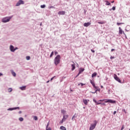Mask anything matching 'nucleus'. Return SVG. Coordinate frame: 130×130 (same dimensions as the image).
Wrapping results in <instances>:
<instances>
[{
	"label": "nucleus",
	"instance_id": "dca6fc26",
	"mask_svg": "<svg viewBox=\"0 0 130 130\" xmlns=\"http://www.w3.org/2000/svg\"><path fill=\"white\" fill-rule=\"evenodd\" d=\"M83 102L85 104V105H87V104H88V101L87 100H83Z\"/></svg>",
	"mask_w": 130,
	"mask_h": 130
},
{
	"label": "nucleus",
	"instance_id": "ddd939ff",
	"mask_svg": "<svg viewBox=\"0 0 130 130\" xmlns=\"http://www.w3.org/2000/svg\"><path fill=\"white\" fill-rule=\"evenodd\" d=\"M66 12L65 11H59L58 13V15H65Z\"/></svg>",
	"mask_w": 130,
	"mask_h": 130
},
{
	"label": "nucleus",
	"instance_id": "a18cd8bd",
	"mask_svg": "<svg viewBox=\"0 0 130 130\" xmlns=\"http://www.w3.org/2000/svg\"><path fill=\"white\" fill-rule=\"evenodd\" d=\"M101 105H104V106H106V104L105 103H102Z\"/></svg>",
	"mask_w": 130,
	"mask_h": 130
},
{
	"label": "nucleus",
	"instance_id": "393cba45",
	"mask_svg": "<svg viewBox=\"0 0 130 130\" xmlns=\"http://www.w3.org/2000/svg\"><path fill=\"white\" fill-rule=\"evenodd\" d=\"M34 119L35 120H38V117L36 116H34Z\"/></svg>",
	"mask_w": 130,
	"mask_h": 130
},
{
	"label": "nucleus",
	"instance_id": "6e6d98bb",
	"mask_svg": "<svg viewBox=\"0 0 130 130\" xmlns=\"http://www.w3.org/2000/svg\"><path fill=\"white\" fill-rule=\"evenodd\" d=\"M19 114H21V113H22V111H19Z\"/></svg>",
	"mask_w": 130,
	"mask_h": 130
},
{
	"label": "nucleus",
	"instance_id": "de8ad7c7",
	"mask_svg": "<svg viewBox=\"0 0 130 130\" xmlns=\"http://www.w3.org/2000/svg\"><path fill=\"white\" fill-rule=\"evenodd\" d=\"M90 93H92V94H95V93H97V92H96V91H95V92H90Z\"/></svg>",
	"mask_w": 130,
	"mask_h": 130
},
{
	"label": "nucleus",
	"instance_id": "13d9d810",
	"mask_svg": "<svg viewBox=\"0 0 130 130\" xmlns=\"http://www.w3.org/2000/svg\"><path fill=\"white\" fill-rule=\"evenodd\" d=\"M70 91H71V92H74V90H73V89H70Z\"/></svg>",
	"mask_w": 130,
	"mask_h": 130
},
{
	"label": "nucleus",
	"instance_id": "e2e57ef3",
	"mask_svg": "<svg viewBox=\"0 0 130 130\" xmlns=\"http://www.w3.org/2000/svg\"><path fill=\"white\" fill-rule=\"evenodd\" d=\"M112 4H113V3H114V1H113L112 2H111Z\"/></svg>",
	"mask_w": 130,
	"mask_h": 130
},
{
	"label": "nucleus",
	"instance_id": "5701e85b",
	"mask_svg": "<svg viewBox=\"0 0 130 130\" xmlns=\"http://www.w3.org/2000/svg\"><path fill=\"white\" fill-rule=\"evenodd\" d=\"M12 74L13 75V77H16V73L14 72V71H11Z\"/></svg>",
	"mask_w": 130,
	"mask_h": 130
},
{
	"label": "nucleus",
	"instance_id": "774afa93",
	"mask_svg": "<svg viewBox=\"0 0 130 130\" xmlns=\"http://www.w3.org/2000/svg\"><path fill=\"white\" fill-rule=\"evenodd\" d=\"M77 67H79V64L77 63Z\"/></svg>",
	"mask_w": 130,
	"mask_h": 130
},
{
	"label": "nucleus",
	"instance_id": "6ab92c4d",
	"mask_svg": "<svg viewBox=\"0 0 130 130\" xmlns=\"http://www.w3.org/2000/svg\"><path fill=\"white\" fill-rule=\"evenodd\" d=\"M60 129H61V130H67V128H66V127H64L63 126H61L60 127Z\"/></svg>",
	"mask_w": 130,
	"mask_h": 130
},
{
	"label": "nucleus",
	"instance_id": "ea45409f",
	"mask_svg": "<svg viewBox=\"0 0 130 130\" xmlns=\"http://www.w3.org/2000/svg\"><path fill=\"white\" fill-rule=\"evenodd\" d=\"M55 78V76H53V77H52L50 79V81H52V80H53V79H54Z\"/></svg>",
	"mask_w": 130,
	"mask_h": 130
},
{
	"label": "nucleus",
	"instance_id": "3c124183",
	"mask_svg": "<svg viewBox=\"0 0 130 130\" xmlns=\"http://www.w3.org/2000/svg\"><path fill=\"white\" fill-rule=\"evenodd\" d=\"M48 126H49V125H46V128H48Z\"/></svg>",
	"mask_w": 130,
	"mask_h": 130
},
{
	"label": "nucleus",
	"instance_id": "9b49d317",
	"mask_svg": "<svg viewBox=\"0 0 130 130\" xmlns=\"http://www.w3.org/2000/svg\"><path fill=\"white\" fill-rule=\"evenodd\" d=\"M84 71L85 69L80 68L79 71V74H82V73H83V72H84Z\"/></svg>",
	"mask_w": 130,
	"mask_h": 130
},
{
	"label": "nucleus",
	"instance_id": "a19ab883",
	"mask_svg": "<svg viewBox=\"0 0 130 130\" xmlns=\"http://www.w3.org/2000/svg\"><path fill=\"white\" fill-rule=\"evenodd\" d=\"M46 130H51V128L50 127L48 128H46Z\"/></svg>",
	"mask_w": 130,
	"mask_h": 130
},
{
	"label": "nucleus",
	"instance_id": "9d476101",
	"mask_svg": "<svg viewBox=\"0 0 130 130\" xmlns=\"http://www.w3.org/2000/svg\"><path fill=\"white\" fill-rule=\"evenodd\" d=\"M68 117H69V115H63L62 119H63L64 121H66V119H68Z\"/></svg>",
	"mask_w": 130,
	"mask_h": 130
},
{
	"label": "nucleus",
	"instance_id": "412c9836",
	"mask_svg": "<svg viewBox=\"0 0 130 130\" xmlns=\"http://www.w3.org/2000/svg\"><path fill=\"white\" fill-rule=\"evenodd\" d=\"M105 2L106 3V6H110L111 5V4L109 3V2H108V1H106Z\"/></svg>",
	"mask_w": 130,
	"mask_h": 130
},
{
	"label": "nucleus",
	"instance_id": "603ef678",
	"mask_svg": "<svg viewBox=\"0 0 130 130\" xmlns=\"http://www.w3.org/2000/svg\"><path fill=\"white\" fill-rule=\"evenodd\" d=\"M104 100H99V101H100L101 102V101H104Z\"/></svg>",
	"mask_w": 130,
	"mask_h": 130
},
{
	"label": "nucleus",
	"instance_id": "4be33fe9",
	"mask_svg": "<svg viewBox=\"0 0 130 130\" xmlns=\"http://www.w3.org/2000/svg\"><path fill=\"white\" fill-rule=\"evenodd\" d=\"M18 3L20 4V5H24V1L22 0L18 1Z\"/></svg>",
	"mask_w": 130,
	"mask_h": 130
},
{
	"label": "nucleus",
	"instance_id": "b1692460",
	"mask_svg": "<svg viewBox=\"0 0 130 130\" xmlns=\"http://www.w3.org/2000/svg\"><path fill=\"white\" fill-rule=\"evenodd\" d=\"M98 24H101V25H102L103 24H105V21L98 22Z\"/></svg>",
	"mask_w": 130,
	"mask_h": 130
},
{
	"label": "nucleus",
	"instance_id": "7ed1b4c3",
	"mask_svg": "<svg viewBox=\"0 0 130 130\" xmlns=\"http://www.w3.org/2000/svg\"><path fill=\"white\" fill-rule=\"evenodd\" d=\"M12 18H13V16L5 17L2 19V22H3V23H8V22H10V20Z\"/></svg>",
	"mask_w": 130,
	"mask_h": 130
},
{
	"label": "nucleus",
	"instance_id": "6e6552de",
	"mask_svg": "<svg viewBox=\"0 0 130 130\" xmlns=\"http://www.w3.org/2000/svg\"><path fill=\"white\" fill-rule=\"evenodd\" d=\"M90 25H91L90 22H85L83 24L84 27H89V26H90Z\"/></svg>",
	"mask_w": 130,
	"mask_h": 130
},
{
	"label": "nucleus",
	"instance_id": "473e14b6",
	"mask_svg": "<svg viewBox=\"0 0 130 130\" xmlns=\"http://www.w3.org/2000/svg\"><path fill=\"white\" fill-rule=\"evenodd\" d=\"M19 120H20V121H23V120H24V119L22 117H20L19 118Z\"/></svg>",
	"mask_w": 130,
	"mask_h": 130
},
{
	"label": "nucleus",
	"instance_id": "052dcab7",
	"mask_svg": "<svg viewBox=\"0 0 130 130\" xmlns=\"http://www.w3.org/2000/svg\"><path fill=\"white\" fill-rule=\"evenodd\" d=\"M66 77H62V79H66Z\"/></svg>",
	"mask_w": 130,
	"mask_h": 130
},
{
	"label": "nucleus",
	"instance_id": "c9c22d12",
	"mask_svg": "<svg viewBox=\"0 0 130 130\" xmlns=\"http://www.w3.org/2000/svg\"><path fill=\"white\" fill-rule=\"evenodd\" d=\"M49 9H55V7H54V6H50L49 7Z\"/></svg>",
	"mask_w": 130,
	"mask_h": 130
},
{
	"label": "nucleus",
	"instance_id": "72a5a7b5",
	"mask_svg": "<svg viewBox=\"0 0 130 130\" xmlns=\"http://www.w3.org/2000/svg\"><path fill=\"white\" fill-rule=\"evenodd\" d=\"M76 117V114H75V115H74L72 118V120H73V121H74V118Z\"/></svg>",
	"mask_w": 130,
	"mask_h": 130
},
{
	"label": "nucleus",
	"instance_id": "4d7b16f0",
	"mask_svg": "<svg viewBox=\"0 0 130 130\" xmlns=\"http://www.w3.org/2000/svg\"><path fill=\"white\" fill-rule=\"evenodd\" d=\"M123 128H124V127H123V126H122V127H121V130L123 129Z\"/></svg>",
	"mask_w": 130,
	"mask_h": 130
},
{
	"label": "nucleus",
	"instance_id": "f03ea898",
	"mask_svg": "<svg viewBox=\"0 0 130 130\" xmlns=\"http://www.w3.org/2000/svg\"><path fill=\"white\" fill-rule=\"evenodd\" d=\"M93 122H94L93 124H91L89 127V130L94 129L96 127V125H97V123H98V122L96 120H94Z\"/></svg>",
	"mask_w": 130,
	"mask_h": 130
},
{
	"label": "nucleus",
	"instance_id": "4468645a",
	"mask_svg": "<svg viewBox=\"0 0 130 130\" xmlns=\"http://www.w3.org/2000/svg\"><path fill=\"white\" fill-rule=\"evenodd\" d=\"M26 86H21L20 87H19V89L20 90H22V91H24L25 90H26Z\"/></svg>",
	"mask_w": 130,
	"mask_h": 130
},
{
	"label": "nucleus",
	"instance_id": "0e129e2a",
	"mask_svg": "<svg viewBox=\"0 0 130 130\" xmlns=\"http://www.w3.org/2000/svg\"><path fill=\"white\" fill-rule=\"evenodd\" d=\"M14 49H15V50H17V49H18V48H15Z\"/></svg>",
	"mask_w": 130,
	"mask_h": 130
},
{
	"label": "nucleus",
	"instance_id": "bb28decb",
	"mask_svg": "<svg viewBox=\"0 0 130 130\" xmlns=\"http://www.w3.org/2000/svg\"><path fill=\"white\" fill-rule=\"evenodd\" d=\"M110 11H112L113 10V11H115V7H113L112 8H111L110 9H109Z\"/></svg>",
	"mask_w": 130,
	"mask_h": 130
},
{
	"label": "nucleus",
	"instance_id": "a211bd4d",
	"mask_svg": "<svg viewBox=\"0 0 130 130\" xmlns=\"http://www.w3.org/2000/svg\"><path fill=\"white\" fill-rule=\"evenodd\" d=\"M97 76V73L96 72L93 73L91 77L94 78V77H96Z\"/></svg>",
	"mask_w": 130,
	"mask_h": 130
},
{
	"label": "nucleus",
	"instance_id": "79ce46f5",
	"mask_svg": "<svg viewBox=\"0 0 130 130\" xmlns=\"http://www.w3.org/2000/svg\"><path fill=\"white\" fill-rule=\"evenodd\" d=\"M54 52H55V55H56V54H58V52L57 51H55Z\"/></svg>",
	"mask_w": 130,
	"mask_h": 130
},
{
	"label": "nucleus",
	"instance_id": "338daca9",
	"mask_svg": "<svg viewBox=\"0 0 130 130\" xmlns=\"http://www.w3.org/2000/svg\"><path fill=\"white\" fill-rule=\"evenodd\" d=\"M49 82V80L47 81V83H48Z\"/></svg>",
	"mask_w": 130,
	"mask_h": 130
},
{
	"label": "nucleus",
	"instance_id": "f3484780",
	"mask_svg": "<svg viewBox=\"0 0 130 130\" xmlns=\"http://www.w3.org/2000/svg\"><path fill=\"white\" fill-rule=\"evenodd\" d=\"M90 83L91 84V85L93 86V88L94 87V86H95L96 85H95V83H94V82H93V81H92V80H90Z\"/></svg>",
	"mask_w": 130,
	"mask_h": 130
},
{
	"label": "nucleus",
	"instance_id": "39448f33",
	"mask_svg": "<svg viewBox=\"0 0 130 130\" xmlns=\"http://www.w3.org/2000/svg\"><path fill=\"white\" fill-rule=\"evenodd\" d=\"M125 35V36H126V35H125V34L124 33V31H123V30H122V29H121V27H119V34H120V35H121L122 34Z\"/></svg>",
	"mask_w": 130,
	"mask_h": 130
},
{
	"label": "nucleus",
	"instance_id": "c03bdc74",
	"mask_svg": "<svg viewBox=\"0 0 130 130\" xmlns=\"http://www.w3.org/2000/svg\"><path fill=\"white\" fill-rule=\"evenodd\" d=\"M122 111L123 112H125V113H126V111H125V109H122Z\"/></svg>",
	"mask_w": 130,
	"mask_h": 130
},
{
	"label": "nucleus",
	"instance_id": "0eeeda50",
	"mask_svg": "<svg viewBox=\"0 0 130 130\" xmlns=\"http://www.w3.org/2000/svg\"><path fill=\"white\" fill-rule=\"evenodd\" d=\"M10 49L12 52H14L16 49H15V48L13 46V45H11L10 47Z\"/></svg>",
	"mask_w": 130,
	"mask_h": 130
},
{
	"label": "nucleus",
	"instance_id": "aec40b11",
	"mask_svg": "<svg viewBox=\"0 0 130 130\" xmlns=\"http://www.w3.org/2000/svg\"><path fill=\"white\" fill-rule=\"evenodd\" d=\"M116 102L115 101H113L112 100H110L109 103H112V104L116 103Z\"/></svg>",
	"mask_w": 130,
	"mask_h": 130
},
{
	"label": "nucleus",
	"instance_id": "1a4fd4ad",
	"mask_svg": "<svg viewBox=\"0 0 130 130\" xmlns=\"http://www.w3.org/2000/svg\"><path fill=\"white\" fill-rule=\"evenodd\" d=\"M72 62L74 63V64H72L71 65V67L72 68V71H74V70L76 69V66L75 65V63L74 62V61H72Z\"/></svg>",
	"mask_w": 130,
	"mask_h": 130
},
{
	"label": "nucleus",
	"instance_id": "09e8293b",
	"mask_svg": "<svg viewBox=\"0 0 130 130\" xmlns=\"http://www.w3.org/2000/svg\"><path fill=\"white\" fill-rule=\"evenodd\" d=\"M91 51L92 52H93V53L95 52V51H94V50H93V49H91Z\"/></svg>",
	"mask_w": 130,
	"mask_h": 130
},
{
	"label": "nucleus",
	"instance_id": "8fccbe9b",
	"mask_svg": "<svg viewBox=\"0 0 130 130\" xmlns=\"http://www.w3.org/2000/svg\"><path fill=\"white\" fill-rule=\"evenodd\" d=\"M113 114H116V111H115L113 112Z\"/></svg>",
	"mask_w": 130,
	"mask_h": 130
},
{
	"label": "nucleus",
	"instance_id": "4c0bfd02",
	"mask_svg": "<svg viewBox=\"0 0 130 130\" xmlns=\"http://www.w3.org/2000/svg\"><path fill=\"white\" fill-rule=\"evenodd\" d=\"M20 3L18 2V3H17L16 4V7H19V6H20Z\"/></svg>",
	"mask_w": 130,
	"mask_h": 130
},
{
	"label": "nucleus",
	"instance_id": "c756f323",
	"mask_svg": "<svg viewBox=\"0 0 130 130\" xmlns=\"http://www.w3.org/2000/svg\"><path fill=\"white\" fill-rule=\"evenodd\" d=\"M124 24V23H119V22H117V25L118 26H119V25H122V24Z\"/></svg>",
	"mask_w": 130,
	"mask_h": 130
},
{
	"label": "nucleus",
	"instance_id": "cd10ccee",
	"mask_svg": "<svg viewBox=\"0 0 130 130\" xmlns=\"http://www.w3.org/2000/svg\"><path fill=\"white\" fill-rule=\"evenodd\" d=\"M61 113H63V114H64V113H66V111L64 110H61Z\"/></svg>",
	"mask_w": 130,
	"mask_h": 130
},
{
	"label": "nucleus",
	"instance_id": "37998d69",
	"mask_svg": "<svg viewBox=\"0 0 130 130\" xmlns=\"http://www.w3.org/2000/svg\"><path fill=\"white\" fill-rule=\"evenodd\" d=\"M81 73H80V72L78 73V74H77V75L76 76V78H77V77H79V76H80Z\"/></svg>",
	"mask_w": 130,
	"mask_h": 130
},
{
	"label": "nucleus",
	"instance_id": "680f3d73",
	"mask_svg": "<svg viewBox=\"0 0 130 130\" xmlns=\"http://www.w3.org/2000/svg\"><path fill=\"white\" fill-rule=\"evenodd\" d=\"M1 76H3V74L0 73V77H1Z\"/></svg>",
	"mask_w": 130,
	"mask_h": 130
},
{
	"label": "nucleus",
	"instance_id": "5fc2aeb1",
	"mask_svg": "<svg viewBox=\"0 0 130 130\" xmlns=\"http://www.w3.org/2000/svg\"><path fill=\"white\" fill-rule=\"evenodd\" d=\"M62 81H63V79H62L61 80H60V82H62Z\"/></svg>",
	"mask_w": 130,
	"mask_h": 130
},
{
	"label": "nucleus",
	"instance_id": "864d4df0",
	"mask_svg": "<svg viewBox=\"0 0 130 130\" xmlns=\"http://www.w3.org/2000/svg\"><path fill=\"white\" fill-rule=\"evenodd\" d=\"M114 50H115L114 49H111V51H114Z\"/></svg>",
	"mask_w": 130,
	"mask_h": 130
},
{
	"label": "nucleus",
	"instance_id": "20e7f679",
	"mask_svg": "<svg viewBox=\"0 0 130 130\" xmlns=\"http://www.w3.org/2000/svg\"><path fill=\"white\" fill-rule=\"evenodd\" d=\"M114 78L116 81H117V82H118L119 83H120L121 84V80H120V79H119V78H118V77H117V75L114 74Z\"/></svg>",
	"mask_w": 130,
	"mask_h": 130
},
{
	"label": "nucleus",
	"instance_id": "58836bf2",
	"mask_svg": "<svg viewBox=\"0 0 130 130\" xmlns=\"http://www.w3.org/2000/svg\"><path fill=\"white\" fill-rule=\"evenodd\" d=\"M63 121H64V120L62 119V120L60 121V123H63Z\"/></svg>",
	"mask_w": 130,
	"mask_h": 130
},
{
	"label": "nucleus",
	"instance_id": "c85d7f7f",
	"mask_svg": "<svg viewBox=\"0 0 130 130\" xmlns=\"http://www.w3.org/2000/svg\"><path fill=\"white\" fill-rule=\"evenodd\" d=\"M45 7H46V6L45 5H43L41 6V9H44V8H45Z\"/></svg>",
	"mask_w": 130,
	"mask_h": 130
},
{
	"label": "nucleus",
	"instance_id": "69168bd1",
	"mask_svg": "<svg viewBox=\"0 0 130 130\" xmlns=\"http://www.w3.org/2000/svg\"><path fill=\"white\" fill-rule=\"evenodd\" d=\"M40 26H42V22L40 23Z\"/></svg>",
	"mask_w": 130,
	"mask_h": 130
},
{
	"label": "nucleus",
	"instance_id": "a878e982",
	"mask_svg": "<svg viewBox=\"0 0 130 130\" xmlns=\"http://www.w3.org/2000/svg\"><path fill=\"white\" fill-rule=\"evenodd\" d=\"M12 91H13V89H12V88H9L8 89V92H9V93H11V92H12Z\"/></svg>",
	"mask_w": 130,
	"mask_h": 130
},
{
	"label": "nucleus",
	"instance_id": "e433bc0d",
	"mask_svg": "<svg viewBox=\"0 0 130 130\" xmlns=\"http://www.w3.org/2000/svg\"><path fill=\"white\" fill-rule=\"evenodd\" d=\"M109 102H110V100H107L106 101H105V103H109Z\"/></svg>",
	"mask_w": 130,
	"mask_h": 130
},
{
	"label": "nucleus",
	"instance_id": "f8f14e48",
	"mask_svg": "<svg viewBox=\"0 0 130 130\" xmlns=\"http://www.w3.org/2000/svg\"><path fill=\"white\" fill-rule=\"evenodd\" d=\"M16 109H20V108L19 107L13 108H11L8 109V110L12 111V110H15Z\"/></svg>",
	"mask_w": 130,
	"mask_h": 130
},
{
	"label": "nucleus",
	"instance_id": "2eb2a0df",
	"mask_svg": "<svg viewBox=\"0 0 130 130\" xmlns=\"http://www.w3.org/2000/svg\"><path fill=\"white\" fill-rule=\"evenodd\" d=\"M93 88L95 89V92H97V91H100V88H99L98 86H94Z\"/></svg>",
	"mask_w": 130,
	"mask_h": 130
},
{
	"label": "nucleus",
	"instance_id": "bf43d9fd",
	"mask_svg": "<svg viewBox=\"0 0 130 130\" xmlns=\"http://www.w3.org/2000/svg\"><path fill=\"white\" fill-rule=\"evenodd\" d=\"M48 125H49V121L47 124Z\"/></svg>",
	"mask_w": 130,
	"mask_h": 130
},
{
	"label": "nucleus",
	"instance_id": "2f4dec72",
	"mask_svg": "<svg viewBox=\"0 0 130 130\" xmlns=\"http://www.w3.org/2000/svg\"><path fill=\"white\" fill-rule=\"evenodd\" d=\"M53 51H52L51 54H50V57H52V56H53Z\"/></svg>",
	"mask_w": 130,
	"mask_h": 130
},
{
	"label": "nucleus",
	"instance_id": "7c9ffc66",
	"mask_svg": "<svg viewBox=\"0 0 130 130\" xmlns=\"http://www.w3.org/2000/svg\"><path fill=\"white\" fill-rule=\"evenodd\" d=\"M80 85H81V87H83L84 85H85L84 83H79L78 84V86H80Z\"/></svg>",
	"mask_w": 130,
	"mask_h": 130
},
{
	"label": "nucleus",
	"instance_id": "423d86ee",
	"mask_svg": "<svg viewBox=\"0 0 130 130\" xmlns=\"http://www.w3.org/2000/svg\"><path fill=\"white\" fill-rule=\"evenodd\" d=\"M93 102H94V103L96 104V105H99L100 104H102V103L100 101H99L98 102H97V101H96V100H95V99H93Z\"/></svg>",
	"mask_w": 130,
	"mask_h": 130
},
{
	"label": "nucleus",
	"instance_id": "49530a36",
	"mask_svg": "<svg viewBox=\"0 0 130 130\" xmlns=\"http://www.w3.org/2000/svg\"><path fill=\"white\" fill-rule=\"evenodd\" d=\"M113 58H114V56H111L110 57V59H113Z\"/></svg>",
	"mask_w": 130,
	"mask_h": 130
},
{
	"label": "nucleus",
	"instance_id": "f257e3e1",
	"mask_svg": "<svg viewBox=\"0 0 130 130\" xmlns=\"http://www.w3.org/2000/svg\"><path fill=\"white\" fill-rule=\"evenodd\" d=\"M60 62V55H57L54 59V63L55 66H57Z\"/></svg>",
	"mask_w": 130,
	"mask_h": 130
},
{
	"label": "nucleus",
	"instance_id": "f704fd0d",
	"mask_svg": "<svg viewBox=\"0 0 130 130\" xmlns=\"http://www.w3.org/2000/svg\"><path fill=\"white\" fill-rule=\"evenodd\" d=\"M26 58L27 60H29L30 59V56H27L26 57Z\"/></svg>",
	"mask_w": 130,
	"mask_h": 130
}]
</instances>
